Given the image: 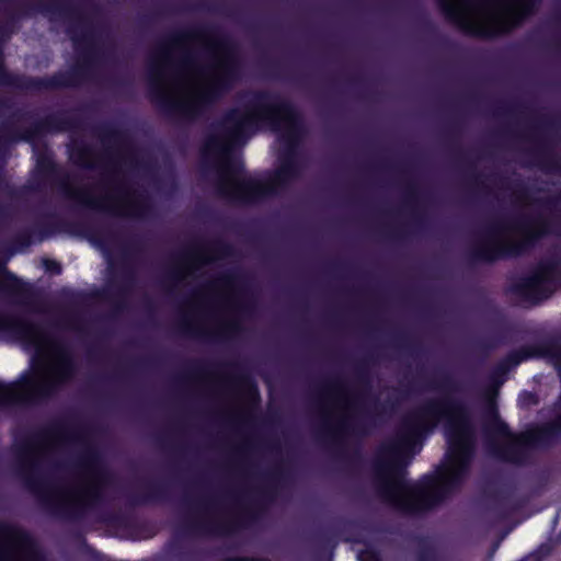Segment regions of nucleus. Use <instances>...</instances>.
<instances>
[{"label": "nucleus", "instance_id": "6", "mask_svg": "<svg viewBox=\"0 0 561 561\" xmlns=\"http://www.w3.org/2000/svg\"><path fill=\"white\" fill-rule=\"evenodd\" d=\"M252 185L250 182L241 180L239 176H233L228 180L226 193L236 198H244L247 190Z\"/></svg>", "mask_w": 561, "mask_h": 561}, {"label": "nucleus", "instance_id": "3", "mask_svg": "<svg viewBox=\"0 0 561 561\" xmlns=\"http://www.w3.org/2000/svg\"><path fill=\"white\" fill-rule=\"evenodd\" d=\"M536 0H442L447 14L466 31L493 35L516 25Z\"/></svg>", "mask_w": 561, "mask_h": 561}, {"label": "nucleus", "instance_id": "9", "mask_svg": "<svg viewBox=\"0 0 561 561\" xmlns=\"http://www.w3.org/2000/svg\"><path fill=\"white\" fill-rule=\"evenodd\" d=\"M365 558H366V557H365V554H359V556H358V560H359V561H366V559H365ZM371 561H376V560H375V559H373Z\"/></svg>", "mask_w": 561, "mask_h": 561}, {"label": "nucleus", "instance_id": "5", "mask_svg": "<svg viewBox=\"0 0 561 561\" xmlns=\"http://www.w3.org/2000/svg\"><path fill=\"white\" fill-rule=\"evenodd\" d=\"M271 126L274 129L291 128L294 126L293 116L287 107L273 105L264 106L255 111L248 112L237 121L236 133L242 134L253 127Z\"/></svg>", "mask_w": 561, "mask_h": 561}, {"label": "nucleus", "instance_id": "2", "mask_svg": "<svg viewBox=\"0 0 561 561\" xmlns=\"http://www.w3.org/2000/svg\"><path fill=\"white\" fill-rule=\"evenodd\" d=\"M25 347L32 352V374L18 383L0 382V403L26 401L43 396L70 375V363L60 345L37 327L22 329Z\"/></svg>", "mask_w": 561, "mask_h": 561}, {"label": "nucleus", "instance_id": "4", "mask_svg": "<svg viewBox=\"0 0 561 561\" xmlns=\"http://www.w3.org/2000/svg\"><path fill=\"white\" fill-rule=\"evenodd\" d=\"M217 91L218 82L215 78L191 73L169 87L165 93L182 105L196 106L210 100Z\"/></svg>", "mask_w": 561, "mask_h": 561}, {"label": "nucleus", "instance_id": "1", "mask_svg": "<svg viewBox=\"0 0 561 561\" xmlns=\"http://www.w3.org/2000/svg\"><path fill=\"white\" fill-rule=\"evenodd\" d=\"M438 422L445 424L448 451L435 481L424 486L398 483L391 495L394 502L408 510H421L428 506L431 503L428 497L453 488L460 480L467 467L471 449V435L463 412L457 407H444L438 411Z\"/></svg>", "mask_w": 561, "mask_h": 561}, {"label": "nucleus", "instance_id": "8", "mask_svg": "<svg viewBox=\"0 0 561 561\" xmlns=\"http://www.w3.org/2000/svg\"><path fill=\"white\" fill-rule=\"evenodd\" d=\"M546 279V275L540 277V278H536L533 283V286L534 287H541L543 285V282Z\"/></svg>", "mask_w": 561, "mask_h": 561}, {"label": "nucleus", "instance_id": "7", "mask_svg": "<svg viewBox=\"0 0 561 561\" xmlns=\"http://www.w3.org/2000/svg\"><path fill=\"white\" fill-rule=\"evenodd\" d=\"M505 437H506V440H507L508 443H514V444H520V443H522V440H523V438H522V437H516V436H514V435H512V434H508V433H506V432H505Z\"/></svg>", "mask_w": 561, "mask_h": 561}]
</instances>
